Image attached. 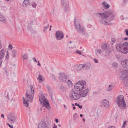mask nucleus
I'll return each mask as SVG.
<instances>
[{
    "label": "nucleus",
    "instance_id": "4d7b16f0",
    "mask_svg": "<svg viewBox=\"0 0 128 128\" xmlns=\"http://www.w3.org/2000/svg\"><path fill=\"white\" fill-rule=\"evenodd\" d=\"M126 0H124L123 2V5H124L125 4V3L126 2Z\"/></svg>",
    "mask_w": 128,
    "mask_h": 128
},
{
    "label": "nucleus",
    "instance_id": "4c0bfd02",
    "mask_svg": "<svg viewBox=\"0 0 128 128\" xmlns=\"http://www.w3.org/2000/svg\"><path fill=\"white\" fill-rule=\"evenodd\" d=\"M49 24H48L46 26H45L44 27V29L43 30V31L44 32L46 31V29L48 28L49 27Z\"/></svg>",
    "mask_w": 128,
    "mask_h": 128
},
{
    "label": "nucleus",
    "instance_id": "bb28decb",
    "mask_svg": "<svg viewBox=\"0 0 128 128\" xmlns=\"http://www.w3.org/2000/svg\"><path fill=\"white\" fill-rule=\"evenodd\" d=\"M111 50L110 48L106 49L105 52V55L107 56V54L109 56Z\"/></svg>",
    "mask_w": 128,
    "mask_h": 128
},
{
    "label": "nucleus",
    "instance_id": "72a5a7b5",
    "mask_svg": "<svg viewBox=\"0 0 128 128\" xmlns=\"http://www.w3.org/2000/svg\"><path fill=\"white\" fill-rule=\"evenodd\" d=\"M23 56L24 58L23 59V60H24V59H27L28 58V56L27 54H24L23 56Z\"/></svg>",
    "mask_w": 128,
    "mask_h": 128
},
{
    "label": "nucleus",
    "instance_id": "c03bdc74",
    "mask_svg": "<svg viewBox=\"0 0 128 128\" xmlns=\"http://www.w3.org/2000/svg\"><path fill=\"white\" fill-rule=\"evenodd\" d=\"M9 58V56H8V52L7 51V52L6 53V59H8Z\"/></svg>",
    "mask_w": 128,
    "mask_h": 128
},
{
    "label": "nucleus",
    "instance_id": "864d4df0",
    "mask_svg": "<svg viewBox=\"0 0 128 128\" xmlns=\"http://www.w3.org/2000/svg\"><path fill=\"white\" fill-rule=\"evenodd\" d=\"M98 94V93L96 92H93V95H95Z\"/></svg>",
    "mask_w": 128,
    "mask_h": 128
},
{
    "label": "nucleus",
    "instance_id": "cd10ccee",
    "mask_svg": "<svg viewBox=\"0 0 128 128\" xmlns=\"http://www.w3.org/2000/svg\"><path fill=\"white\" fill-rule=\"evenodd\" d=\"M0 21L3 22H4L6 21L4 17L2 15H0Z\"/></svg>",
    "mask_w": 128,
    "mask_h": 128
},
{
    "label": "nucleus",
    "instance_id": "de8ad7c7",
    "mask_svg": "<svg viewBox=\"0 0 128 128\" xmlns=\"http://www.w3.org/2000/svg\"><path fill=\"white\" fill-rule=\"evenodd\" d=\"M8 47L10 49H12V46L11 44H10L8 46Z\"/></svg>",
    "mask_w": 128,
    "mask_h": 128
},
{
    "label": "nucleus",
    "instance_id": "c756f323",
    "mask_svg": "<svg viewBox=\"0 0 128 128\" xmlns=\"http://www.w3.org/2000/svg\"><path fill=\"white\" fill-rule=\"evenodd\" d=\"M73 117L74 118V120L75 121L77 119L78 117V116L76 113H75L74 114Z\"/></svg>",
    "mask_w": 128,
    "mask_h": 128
},
{
    "label": "nucleus",
    "instance_id": "338daca9",
    "mask_svg": "<svg viewBox=\"0 0 128 128\" xmlns=\"http://www.w3.org/2000/svg\"><path fill=\"white\" fill-rule=\"evenodd\" d=\"M64 107L65 108L67 109L66 106L65 105H64Z\"/></svg>",
    "mask_w": 128,
    "mask_h": 128
},
{
    "label": "nucleus",
    "instance_id": "13d9d810",
    "mask_svg": "<svg viewBox=\"0 0 128 128\" xmlns=\"http://www.w3.org/2000/svg\"><path fill=\"white\" fill-rule=\"evenodd\" d=\"M55 121L56 123H58V120L57 119L55 118Z\"/></svg>",
    "mask_w": 128,
    "mask_h": 128
},
{
    "label": "nucleus",
    "instance_id": "69168bd1",
    "mask_svg": "<svg viewBox=\"0 0 128 128\" xmlns=\"http://www.w3.org/2000/svg\"><path fill=\"white\" fill-rule=\"evenodd\" d=\"M37 65L39 66H41L40 64L39 63H38Z\"/></svg>",
    "mask_w": 128,
    "mask_h": 128
},
{
    "label": "nucleus",
    "instance_id": "680f3d73",
    "mask_svg": "<svg viewBox=\"0 0 128 128\" xmlns=\"http://www.w3.org/2000/svg\"><path fill=\"white\" fill-rule=\"evenodd\" d=\"M53 128H57V126H56L55 124H54V126Z\"/></svg>",
    "mask_w": 128,
    "mask_h": 128
},
{
    "label": "nucleus",
    "instance_id": "0eeeda50",
    "mask_svg": "<svg viewBox=\"0 0 128 128\" xmlns=\"http://www.w3.org/2000/svg\"><path fill=\"white\" fill-rule=\"evenodd\" d=\"M76 29L78 33L82 35H84L86 34L85 28L83 26H78V27H77Z\"/></svg>",
    "mask_w": 128,
    "mask_h": 128
},
{
    "label": "nucleus",
    "instance_id": "b1692460",
    "mask_svg": "<svg viewBox=\"0 0 128 128\" xmlns=\"http://www.w3.org/2000/svg\"><path fill=\"white\" fill-rule=\"evenodd\" d=\"M60 90L64 92H65L66 90V87L63 85H62L60 86Z\"/></svg>",
    "mask_w": 128,
    "mask_h": 128
},
{
    "label": "nucleus",
    "instance_id": "37998d69",
    "mask_svg": "<svg viewBox=\"0 0 128 128\" xmlns=\"http://www.w3.org/2000/svg\"><path fill=\"white\" fill-rule=\"evenodd\" d=\"M93 60L94 62L96 63H98V60L95 58H94L93 59Z\"/></svg>",
    "mask_w": 128,
    "mask_h": 128
},
{
    "label": "nucleus",
    "instance_id": "412c9836",
    "mask_svg": "<svg viewBox=\"0 0 128 128\" xmlns=\"http://www.w3.org/2000/svg\"><path fill=\"white\" fill-rule=\"evenodd\" d=\"M32 21L31 23H30V24H28V30H30L31 32L33 33L34 31L32 27Z\"/></svg>",
    "mask_w": 128,
    "mask_h": 128
},
{
    "label": "nucleus",
    "instance_id": "7c9ffc66",
    "mask_svg": "<svg viewBox=\"0 0 128 128\" xmlns=\"http://www.w3.org/2000/svg\"><path fill=\"white\" fill-rule=\"evenodd\" d=\"M12 52L13 57V58L15 57L16 54V50L15 49L13 50L12 51Z\"/></svg>",
    "mask_w": 128,
    "mask_h": 128
},
{
    "label": "nucleus",
    "instance_id": "ddd939ff",
    "mask_svg": "<svg viewBox=\"0 0 128 128\" xmlns=\"http://www.w3.org/2000/svg\"><path fill=\"white\" fill-rule=\"evenodd\" d=\"M88 88L82 91L80 93V97L82 96L83 97H85L86 96L87 94L88 93Z\"/></svg>",
    "mask_w": 128,
    "mask_h": 128
},
{
    "label": "nucleus",
    "instance_id": "e2e57ef3",
    "mask_svg": "<svg viewBox=\"0 0 128 128\" xmlns=\"http://www.w3.org/2000/svg\"><path fill=\"white\" fill-rule=\"evenodd\" d=\"M2 62V61L1 60H0V66Z\"/></svg>",
    "mask_w": 128,
    "mask_h": 128
},
{
    "label": "nucleus",
    "instance_id": "c85d7f7f",
    "mask_svg": "<svg viewBox=\"0 0 128 128\" xmlns=\"http://www.w3.org/2000/svg\"><path fill=\"white\" fill-rule=\"evenodd\" d=\"M122 74L125 75L126 77H128V70H126L123 71Z\"/></svg>",
    "mask_w": 128,
    "mask_h": 128
},
{
    "label": "nucleus",
    "instance_id": "ea45409f",
    "mask_svg": "<svg viewBox=\"0 0 128 128\" xmlns=\"http://www.w3.org/2000/svg\"><path fill=\"white\" fill-rule=\"evenodd\" d=\"M126 121H124V122L123 124L122 125V128H125V126L126 125Z\"/></svg>",
    "mask_w": 128,
    "mask_h": 128
},
{
    "label": "nucleus",
    "instance_id": "9b49d317",
    "mask_svg": "<svg viewBox=\"0 0 128 128\" xmlns=\"http://www.w3.org/2000/svg\"><path fill=\"white\" fill-rule=\"evenodd\" d=\"M59 75L58 76L59 80L64 83H66L67 80V77L65 74L63 72L60 73L59 74Z\"/></svg>",
    "mask_w": 128,
    "mask_h": 128
},
{
    "label": "nucleus",
    "instance_id": "8fccbe9b",
    "mask_svg": "<svg viewBox=\"0 0 128 128\" xmlns=\"http://www.w3.org/2000/svg\"><path fill=\"white\" fill-rule=\"evenodd\" d=\"M125 32L127 36L128 35V30L127 29L125 30Z\"/></svg>",
    "mask_w": 128,
    "mask_h": 128
},
{
    "label": "nucleus",
    "instance_id": "6ab92c4d",
    "mask_svg": "<svg viewBox=\"0 0 128 128\" xmlns=\"http://www.w3.org/2000/svg\"><path fill=\"white\" fill-rule=\"evenodd\" d=\"M46 100L45 97L44 95H41L39 97V100L41 104L42 103V102Z\"/></svg>",
    "mask_w": 128,
    "mask_h": 128
},
{
    "label": "nucleus",
    "instance_id": "423d86ee",
    "mask_svg": "<svg viewBox=\"0 0 128 128\" xmlns=\"http://www.w3.org/2000/svg\"><path fill=\"white\" fill-rule=\"evenodd\" d=\"M75 90L72 89L69 95L70 98L72 100H75L79 99L80 98V95L77 93Z\"/></svg>",
    "mask_w": 128,
    "mask_h": 128
},
{
    "label": "nucleus",
    "instance_id": "f03ea898",
    "mask_svg": "<svg viewBox=\"0 0 128 128\" xmlns=\"http://www.w3.org/2000/svg\"><path fill=\"white\" fill-rule=\"evenodd\" d=\"M116 48L119 52L124 54L128 53V42H125L123 44H117Z\"/></svg>",
    "mask_w": 128,
    "mask_h": 128
},
{
    "label": "nucleus",
    "instance_id": "e433bc0d",
    "mask_svg": "<svg viewBox=\"0 0 128 128\" xmlns=\"http://www.w3.org/2000/svg\"><path fill=\"white\" fill-rule=\"evenodd\" d=\"M116 42V39L114 38H112L111 39V44H113L114 42Z\"/></svg>",
    "mask_w": 128,
    "mask_h": 128
},
{
    "label": "nucleus",
    "instance_id": "20e7f679",
    "mask_svg": "<svg viewBox=\"0 0 128 128\" xmlns=\"http://www.w3.org/2000/svg\"><path fill=\"white\" fill-rule=\"evenodd\" d=\"M34 90L32 86H30V90H27L26 93V96L27 100L31 102H32L34 96Z\"/></svg>",
    "mask_w": 128,
    "mask_h": 128
},
{
    "label": "nucleus",
    "instance_id": "dca6fc26",
    "mask_svg": "<svg viewBox=\"0 0 128 128\" xmlns=\"http://www.w3.org/2000/svg\"><path fill=\"white\" fill-rule=\"evenodd\" d=\"M121 63L124 67L128 68V60L122 61Z\"/></svg>",
    "mask_w": 128,
    "mask_h": 128
},
{
    "label": "nucleus",
    "instance_id": "f704fd0d",
    "mask_svg": "<svg viewBox=\"0 0 128 128\" xmlns=\"http://www.w3.org/2000/svg\"><path fill=\"white\" fill-rule=\"evenodd\" d=\"M108 46L105 44L102 45V48L103 49H106L108 48Z\"/></svg>",
    "mask_w": 128,
    "mask_h": 128
},
{
    "label": "nucleus",
    "instance_id": "a878e982",
    "mask_svg": "<svg viewBox=\"0 0 128 128\" xmlns=\"http://www.w3.org/2000/svg\"><path fill=\"white\" fill-rule=\"evenodd\" d=\"M102 5L103 6L106 8H108L110 7L109 4H107L106 2H102Z\"/></svg>",
    "mask_w": 128,
    "mask_h": 128
},
{
    "label": "nucleus",
    "instance_id": "1a4fd4ad",
    "mask_svg": "<svg viewBox=\"0 0 128 128\" xmlns=\"http://www.w3.org/2000/svg\"><path fill=\"white\" fill-rule=\"evenodd\" d=\"M61 5L64 8L65 12L67 11L68 9V0H62L61 2Z\"/></svg>",
    "mask_w": 128,
    "mask_h": 128
},
{
    "label": "nucleus",
    "instance_id": "4468645a",
    "mask_svg": "<svg viewBox=\"0 0 128 128\" xmlns=\"http://www.w3.org/2000/svg\"><path fill=\"white\" fill-rule=\"evenodd\" d=\"M46 123L44 121H42L38 124V128H46Z\"/></svg>",
    "mask_w": 128,
    "mask_h": 128
},
{
    "label": "nucleus",
    "instance_id": "052dcab7",
    "mask_svg": "<svg viewBox=\"0 0 128 128\" xmlns=\"http://www.w3.org/2000/svg\"><path fill=\"white\" fill-rule=\"evenodd\" d=\"M1 117L4 118V115L3 114H2L1 115Z\"/></svg>",
    "mask_w": 128,
    "mask_h": 128
},
{
    "label": "nucleus",
    "instance_id": "49530a36",
    "mask_svg": "<svg viewBox=\"0 0 128 128\" xmlns=\"http://www.w3.org/2000/svg\"><path fill=\"white\" fill-rule=\"evenodd\" d=\"M97 52L99 54H101L102 52L101 50L98 49L97 50Z\"/></svg>",
    "mask_w": 128,
    "mask_h": 128
},
{
    "label": "nucleus",
    "instance_id": "473e14b6",
    "mask_svg": "<svg viewBox=\"0 0 128 128\" xmlns=\"http://www.w3.org/2000/svg\"><path fill=\"white\" fill-rule=\"evenodd\" d=\"M113 88V86L112 85H109L108 88L107 89L108 91H110L112 90Z\"/></svg>",
    "mask_w": 128,
    "mask_h": 128
},
{
    "label": "nucleus",
    "instance_id": "393cba45",
    "mask_svg": "<svg viewBox=\"0 0 128 128\" xmlns=\"http://www.w3.org/2000/svg\"><path fill=\"white\" fill-rule=\"evenodd\" d=\"M74 25L75 26L76 28L77 27H78V26H81L80 24V22H79L78 20H75L74 22Z\"/></svg>",
    "mask_w": 128,
    "mask_h": 128
},
{
    "label": "nucleus",
    "instance_id": "f3484780",
    "mask_svg": "<svg viewBox=\"0 0 128 128\" xmlns=\"http://www.w3.org/2000/svg\"><path fill=\"white\" fill-rule=\"evenodd\" d=\"M83 66L84 69L88 70L90 67L91 64L90 63H88L83 65Z\"/></svg>",
    "mask_w": 128,
    "mask_h": 128
},
{
    "label": "nucleus",
    "instance_id": "2f4dec72",
    "mask_svg": "<svg viewBox=\"0 0 128 128\" xmlns=\"http://www.w3.org/2000/svg\"><path fill=\"white\" fill-rule=\"evenodd\" d=\"M103 113L101 111H100L98 112V115L99 117H101L103 116Z\"/></svg>",
    "mask_w": 128,
    "mask_h": 128
},
{
    "label": "nucleus",
    "instance_id": "a19ab883",
    "mask_svg": "<svg viewBox=\"0 0 128 128\" xmlns=\"http://www.w3.org/2000/svg\"><path fill=\"white\" fill-rule=\"evenodd\" d=\"M32 6L34 8H35L36 6V4L35 2H33L32 4Z\"/></svg>",
    "mask_w": 128,
    "mask_h": 128
},
{
    "label": "nucleus",
    "instance_id": "f8f14e48",
    "mask_svg": "<svg viewBox=\"0 0 128 128\" xmlns=\"http://www.w3.org/2000/svg\"><path fill=\"white\" fill-rule=\"evenodd\" d=\"M103 102L102 106L104 109L106 110L110 106V104L106 100L104 99L102 101Z\"/></svg>",
    "mask_w": 128,
    "mask_h": 128
},
{
    "label": "nucleus",
    "instance_id": "5fc2aeb1",
    "mask_svg": "<svg viewBox=\"0 0 128 128\" xmlns=\"http://www.w3.org/2000/svg\"><path fill=\"white\" fill-rule=\"evenodd\" d=\"M92 26L90 24H88L87 25V27L88 28H90Z\"/></svg>",
    "mask_w": 128,
    "mask_h": 128
},
{
    "label": "nucleus",
    "instance_id": "603ef678",
    "mask_svg": "<svg viewBox=\"0 0 128 128\" xmlns=\"http://www.w3.org/2000/svg\"><path fill=\"white\" fill-rule=\"evenodd\" d=\"M32 59L35 62H37V61L36 58H32Z\"/></svg>",
    "mask_w": 128,
    "mask_h": 128
},
{
    "label": "nucleus",
    "instance_id": "c9c22d12",
    "mask_svg": "<svg viewBox=\"0 0 128 128\" xmlns=\"http://www.w3.org/2000/svg\"><path fill=\"white\" fill-rule=\"evenodd\" d=\"M68 84L69 86H72V82L70 80H68Z\"/></svg>",
    "mask_w": 128,
    "mask_h": 128
},
{
    "label": "nucleus",
    "instance_id": "aec40b11",
    "mask_svg": "<svg viewBox=\"0 0 128 128\" xmlns=\"http://www.w3.org/2000/svg\"><path fill=\"white\" fill-rule=\"evenodd\" d=\"M76 69L77 71H79L81 70L83 68V65L79 64L78 66H76Z\"/></svg>",
    "mask_w": 128,
    "mask_h": 128
},
{
    "label": "nucleus",
    "instance_id": "6e6552de",
    "mask_svg": "<svg viewBox=\"0 0 128 128\" xmlns=\"http://www.w3.org/2000/svg\"><path fill=\"white\" fill-rule=\"evenodd\" d=\"M7 120L11 124H14L16 122V118L14 115L9 114L7 116Z\"/></svg>",
    "mask_w": 128,
    "mask_h": 128
},
{
    "label": "nucleus",
    "instance_id": "7ed1b4c3",
    "mask_svg": "<svg viewBox=\"0 0 128 128\" xmlns=\"http://www.w3.org/2000/svg\"><path fill=\"white\" fill-rule=\"evenodd\" d=\"M116 102L118 106L121 108L123 109L125 108L126 103L123 95H120L118 96Z\"/></svg>",
    "mask_w": 128,
    "mask_h": 128
},
{
    "label": "nucleus",
    "instance_id": "a211bd4d",
    "mask_svg": "<svg viewBox=\"0 0 128 128\" xmlns=\"http://www.w3.org/2000/svg\"><path fill=\"white\" fill-rule=\"evenodd\" d=\"M123 82L126 86L128 85V77H124L122 80Z\"/></svg>",
    "mask_w": 128,
    "mask_h": 128
},
{
    "label": "nucleus",
    "instance_id": "6e6d98bb",
    "mask_svg": "<svg viewBox=\"0 0 128 128\" xmlns=\"http://www.w3.org/2000/svg\"><path fill=\"white\" fill-rule=\"evenodd\" d=\"M108 128H115V127L114 126H110L109 127H108Z\"/></svg>",
    "mask_w": 128,
    "mask_h": 128
},
{
    "label": "nucleus",
    "instance_id": "4be33fe9",
    "mask_svg": "<svg viewBox=\"0 0 128 128\" xmlns=\"http://www.w3.org/2000/svg\"><path fill=\"white\" fill-rule=\"evenodd\" d=\"M37 79L40 82H42L44 80V78L42 75L39 74L38 77L37 78Z\"/></svg>",
    "mask_w": 128,
    "mask_h": 128
},
{
    "label": "nucleus",
    "instance_id": "f257e3e1",
    "mask_svg": "<svg viewBox=\"0 0 128 128\" xmlns=\"http://www.w3.org/2000/svg\"><path fill=\"white\" fill-rule=\"evenodd\" d=\"M96 14L99 16L100 19V22L105 25H109V23L107 21V18L109 21L114 20L115 16L114 13L110 10H108L103 13H97Z\"/></svg>",
    "mask_w": 128,
    "mask_h": 128
},
{
    "label": "nucleus",
    "instance_id": "79ce46f5",
    "mask_svg": "<svg viewBox=\"0 0 128 128\" xmlns=\"http://www.w3.org/2000/svg\"><path fill=\"white\" fill-rule=\"evenodd\" d=\"M112 65L116 67H117L118 66V64L117 63L115 62L114 63L112 64Z\"/></svg>",
    "mask_w": 128,
    "mask_h": 128
},
{
    "label": "nucleus",
    "instance_id": "bf43d9fd",
    "mask_svg": "<svg viewBox=\"0 0 128 128\" xmlns=\"http://www.w3.org/2000/svg\"><path fill=\"white\" fill-rule=\"evenodd\" d=\"M122 16H123L122 15L121 16H120V19L122 20L124 19V18H122Z\"/></svg>",
    "mask_w": 128,
    "mask_h": 128
},
{
    "label": "nucleus",
    "instance_id": "a18cd8bd",
    "mask_svg": "<svg viewBox=\"0 0 128 128\" xmlns=\"http://www.w3.org/2000/svg\"><path fill=\"white\" fill-rule=\"evenodd\" d=\"M7 125H8L9 127L10 128H13V126L12 125H10L9 123H7Z\"/></svg>",
    "mask_w": 128,
    "mask_h": 128
},
{
    "label": "nucleus",
    "instance_id": "9d476101",
    "mask_svg": "<svg viewBox=\"0 0 128 128\" xmlns=\"http://www.w3.org/2000/svg\"><path fill=\"white\" fill-rule=\"evenodd\" d=\"M64 35L62 32L57 30L56 33V37L57 40H60L63 38Z\"/></svg>",
    "mask_w": 128,
    "mask_h": 128
},
{
    "label": "nucleus",
    "instance_id": "58836bf2",
    "mask_svg": "<svg viewBox=\"0 0 128 128\" xmlns=\"http://www.w3.org/2000/svg\"><path fill=\"white\" fill-rule=\"evenodd\" d=\"M23 103L26 106L28 107V104L26 101H24Z\"/></svg>",
    "mask_w": 128,
    "mask_h": 128
},
{
    "label": "nucleus",
    "instance_id": "0e129e2a",
    "mask_svg": "<svg viewBox=\"0 0 128 128\" xmlns=\"http://www.w3.org/2000/svg\"><path fill=\"white\" fill-rule=\"evenodd\" d=\"M22 99H23V102L25 101V99L24 98V97H23Z\"/></svg>",
    "mask_w": 128,
    "mask_h": 128
},
{
    "label": "nucleus",
    "instance_id": "2eb2a0df",
    "mask_svg": "<svg viewBox=\"0 0 128 128\" xmlns=\"http://www.w3.org/2000/svg\"><path fill=\"white\" fill-rule=\"evenodd\" d=\"M43 105V106L46 107L47 108L48 110L50 109V104L46 100H44V102H42Z\"/></svg>",
    "mask_w": 128,
    "mask_h": 128
},
{
    "label": "nucleus",
    "instance_id": "09e8293b",
    "mask_svg": "<svg viewBox=\"0 0 128 128\" xmlns=\"http://www.w3.org/2000/svg\"><path fill=\"white\" fill-rule=\"evenodd\" d=\"M76 52L79 54H81V52L79 50H76Z\"/></svg>",
    "mask_w": 128,
    "mask_h": 128
},
{
    "label": "nucleus",
    "instance_id": "3c124183",
    "mask_svg": "<svg viewBox=\"0 0 128 128\" xmlns=\"http://www.w3.org/2000/svg\"><path fill=\"white\" fill-rule=\"evenodd\" d=\"M77 106H78L81 109L82 108V105H80L79 104H78Z\"/></svg>",
    "mask_w": 128,
    "mask_h": 128
},
{
    "label": "nucleus",
    "instance_id": "5701e85b",
    "mask_svg": "<svg viewBox=\"0 0 128 128\" xmlns=\"http://www.w3.org/2000/svg\"><path fill=\"white\" fill-rule=\"evenodd\" d=\"M29 2L28 0H24L22 4L23 6L24 7H26L28 5L30 6L29 4Z\"/></svg>",
    "mask_w": 128,
    "mask_h": 128
},
{
    "label": "nucleus",
    "instance_id": "39448f33",
    "mask_svg": "<svg viewBox=\"0 0 128 128\" xmlns=\"http://www.w3.org/2000/svg\"><path fill=\"white\" fill-rule=\"evenodd\" d=\"M86 82L85 81H79L74 85V90L77 91H80L83 88H85L84 86L86 85Z\"/></svg>",
    "mask_w": 128,
    "mask_h": 128
},
{
    "label": "nucleus",
    "instance_id": "774afa93",
    "mask_svg": "<svg viewBox=\"0 0 128 128\" xmlns=\"http://www.w3.org/2000/svg\"><path fill=\"white\" fill-rule=\"evenodd\" d=\"M80 116L81 117H82L83 116V115L82 114H80Z\"/></svg>",
    "mask_w": 128,
    "mask_h": 128
}]
</instances>
